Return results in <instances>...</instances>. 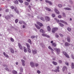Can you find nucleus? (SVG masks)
Wrapping results in <instances>:
<instances>
[{
	"label": "nucleus",
	"instance_id": "nucleus-1",
	"mask_svg": "<svg viewBox=\"0 0 74 74\" xmlns=\"http://www.w3.org/2000/svg\"><path fill=\"white\" fill-rule=\"evenodd\" d=\"M58 30V28H53L52 30V32L53 33H55L57 30Z\"/></svg>",
	"mask_w": 74,
	"mask_h": 74
},
{
	"label": "nucleus",
	"instance_id": "nucleus-2",
	"mask_svg": "<svg viewBox=\"0 0 74 74\" xmlns=\"http://www.w3.org/2000/svg\"><path fill=\"white\" fill-rule=\"evenodd\" d=\"M54 50L56 51L57 54H59L60 53V49H56V48H54Z\"/></svg>",
	"mask_w": 74,
	"mask_h": 74
},
{
	"label": "nucleus",
	"instance_id": "nucleus-3",
	"mask_svg": "<svg viewBox=\"0 0 74 74\" xmlns=\"http://www.w3.org/2000/svg\"><path fill=\"white\" fill-rule=\"evenodd\" d=\"M45 2H46V3H48V4H49L50 5H52V2L51 1H48V0H46L45 1Z\"/></svg>",
	"mask_w": 74,
	"mask_h": 74
},
{
	"label": "nucleus",
	"instance_id": "nucleus-4",
	"mask_svg": "<svg viewBox=\"0 0 74 74\" xmlns=\"http://www.w3.org/2000/svg\"><path fill=\"white\" fill-rule=\"evenodd\" d=\"M54 11H55L56 13L57 14H60L59 11L57 10V9L56 8H55L54 9Z\"/></svg>",
	"mask_w": 74,
	"mask_h": 74
},
{
	"label": "nucleus",
	"instance_id": "nucleus-5",
	"mask_svg": "<svg viewBox=\"0 0 74 74\" xmlns=\"http://www.w3.org/2000/svg\"><path fill=\"white\" fill-rule=\"evenodd\" d=\"M30 64L32 67H34V63L33 62H31Z\"/></svg>",
	"mask_w": 74,
	"mask_h": 74
},
{
	"label": "nucleus",
	"instance_id": "nucleus-6",
	"mask_svg": "<svg viewBox=\"0 0 74 74\" xmlns=\"http://www.w3.org/2000/svg\"><path fill=\"white\" fill-rule=\"evenodd\" d=\"M21 62L23 66H25V61L23 60H21Z\"/></svg>",
	"mask_w": 74,
	"mask_h": 74
},
{
	"label": "nucleus",
	"instance_id": "nucleus-7",
	"mask_svg": "<svg viewBox=\"0 0 74 74\" xmlns=\"http://www.w3.org/2000/svg\"><path fill=\"white\" fill-rule=\"evenodd\" d=\"M63 53H64V54H65V55L66 56V58H69V55H68L67 53H66V52L63 51Z\"/></svg>",
	"mask_w": 74,
	"mask_h": 74
},
{
	"label": "nucleus",
	"instance_id": "nucleus-8",
	"mask_svg": "<svg viewBox=\"0 0 74 74\" xmlns=\"http://www.w3.org/2000/svg\"><path fill=\"white\" fill-rule=\"evenodd\" d=\"M45 20H46V21H50V18L48 16H45Z\"/></svg>",
	"mask_w": 74,
	"mask_h": 74
},
{
	"label": "nucleus",
	"instance_id": "nucleus-9",
	"mask_svg": "<svg viewBox=\"0 0 74 74\" xmlns=\"http://www.w3.org/2000/svg\"><path fill=\"white\" fill-rule=\"evenodd\" d=\"M69 45H70V44L68 42H66L65 43V47H68V46H69Z\"/></svg>",
	"mask_w": 74,
	"mask_h": 74
},
{
	"label": "nucleus",
	"instance_id": "nucleus-10",
	"mask_svg": "<svg viewBox=\"0 0 74 74\" xmlns=\"http://www.w3.org/2000/svg\"><path fill=\"white\" fill-rule=\"evenodd\" d=\"M37 23L40 26L42 27L43 26V25L41 23H40V22L38 21L37 22Z\"/></svg>",
	"mask_w": 74,
	"mask_h": 74
},
{
	"label": "nucleus",
	"instance_id": "nucleus-11",
	"mask_svg": "<svg viewBox=\"0 0 74 74\" xmlns=\"http://www.w3.org/2000/svg\"><path fill=\"white\" fill-rule=\"evenodd\" d=\"M67 70V67L66 66H64V67L63 68L62 70L63 71H64V70Z\"/></svg>",
	"mask_w": 74,
	"mask_h": 74
},
{
	"label": "nucleus",
	"instance_id": "nucleus-12",
	"mask_svg": "<svg viewBox=\"0 0 74 74\" xmlns=\"http://www.w3.org/2000/svg\"><path fill=\"white\" fill-rule=\"evenodd\" d=\"M18 45L20 49H21V50L23 49V47H22V45H21V44H20V43H18Z\"/></svg>",
	"mask_w": 74,
	"mask_h": 74
},
{
	"label": "nucleus",
	"instance_id": "nucleus-13",
	"mask_svg": "<svg viewBox=\"0 0 74 74\" xmlns=\"http://www.w3.org/2000/svg\"><path fill=\"white\" fill-rule=\"evenodd\" d=\"M67 41H68V42H70V37L69 36H68L67 37Z\"/></svg>",
	"mask_w": 74,
	"mask_h": 74
},
{
	"label": "nucleus",
	"instance_id": "nucleus-14",
	"mask_svg": "<svg viewBox=\"0 0 74 74\" xmlns=\"http://www.w3.org/2000/svg\"><path fill=\"white\" fill-rule=\"evenodd\" d=\"M47 28V30L48 32H50V31L51 30V28H50V27H49V26H48Z\"/></svg>",
	"mask_w": 74,
	"mask_h": 74
},
{
	"label": "nucleus",
	"instance_id": "nucleus-15",
	"mask_svg": "<svg viewBox=\"0 0 74 74\" xmlns=\"http://www.w3.org/2000/svg\"><path fill=\"white\" fill-rule=\"evenodd\" d=\"M71 67L72 69H74V63L73 62H72L71 64Z\"/></svg>",
	"mask_w": 74,
	"mask_h": 74
},
{
	"label": "nucleus",
	"instance_id": "nucleus-16",
	"mask_svg": "<svg viewBox=\"0 0 74 74\" xmlns=\"http://www.w3.org/2000/svg\"><path fill=\"white\" fill-rule=\"evenodd\" d=\"M58 24L61 27H63V26H64V24H63L62 23H59Z\"/></svg>",
	"mask_w": 74,
	"mask_h": 74
},
{
	"label": "nucleus",
	"instance_id": "nucleus-17",
	"mask_svg": "<svg viewBox=\"0 0 74 74\" xmlns=\"http://www.w3.org/2000/svg\"><path fill=\"white\" fill-rule=\"evenodd\" d=\"M45 9L46 10H47L48 11H51V9L49 8H48L47 7H45Z\"/></svg>",
	"mask_w": 74,
	"mask_h": 74
},
{
	"label": "nucleus",
	"instance_id": "nucleus-18",
	"mask_svg": "<svg viewBox=\"0 0 74 74\" xmlns=\"http://www.w3.org/2000/svg\"><path fill=\"white\" fill-rule=\"evenodd\" d=\"M26 46H27V48H30V45L29 44L26 43Z\"/></svg>",
	"mask_w": 74,
	"mask_h": 74
},
{
	"label": "nucleus",
	"instance_id": "nucleus-19",
	"mask_svg": "<svg viewBox=\"0 0 74 74\" xmlns=\"http://www.w3.org/2000/svg\"><path fill=\"white\" fill-rule=\"evenodd\" d=\"M64 10H71V9L69 8H64Z\"/></svg>",
	"mask_w": 74,
	"mask_h": 74
},
{
	"label": "nucleus",
	"instance_id": "nucleus-20",
	"mask_svg": "<svg viewBox=\"0 0 74 74\" xmlns=\"http://www.w3.org/2000/svg\"><path fill=\"white\" fill-rule=\"evenodd\" d=\"M12 73L13 74H16L17 73V71L15 70L13 71H12Z\"/></svg>",
	"mask_w": 74,
	"mask_h": 74
},
{
	"label": "nucleus",
	"instance_id": "nucleus-21",
	"mask_svg": "<svg viewBox=\"0 0 74 74\" xmlns=\"http://www.w3.org/2000/svg\"><path fill=\"white\" fill-rule=\"evenodd\" d=\"M40 31L41 33H45V32H44V31L42 29H40Z\"/></svg>",
	"mask_w": 74,
	"mask_h": 74
},
{
	"label": "nucleus",
	"instance_id": "nucleus-22",
	"mask_svg": "<svg viewBox=\"0 0 74 74\" xmlns=\"http://www.w3.org/2000/svg\"><path fill=\"white\" fill-rule=\"evenodd\" d=\"M40 45L42 46V48H45V45H44V44L40 43Z\"/></svg>",
	"mask_w": 74,
	"mask_h": 74
},
{
	"label": "nucleus",
	"instance_id": "nucleus-23",
	"mask_svg": "<svg viewBox=\"0 0 74 74\" xmlns=\"http://www.w3.org/2000/svg\"><path fill=\"white\" fill-rule=\"evenodd\" d=\"M3 54L5 56H6V58H8V56L5 54V52H3Z\"/></svg>",
	"mask_w": 74,
	"mask_h": 74
},
{
	"label": "nucleus",
	"instance_id": "nucleus-24",
	"mask_svg": "<svg viewBox=\"0 0 74 74\" xmlns=\"http://www.w3.org/2000/svg\"><path fill=\"white\" fill-rule=\"evenodd\" d=\"M32 52L34 54H36L37 53V51H34L33 50H32Z\"/></svg>",
	"mask_w": 74,
	"mask_h": 74
},
{
	"label": "nucleus",
	"instance_id": "nucleus-25",
	"mask_svg": "<svg viewBox=\"0 0 74 74\" xmlns=\"http://www.w3.org/2000/svg\"><path fill=\"white\" fill-rule=\"evenodd\" d=\"M40 19L42 20V21H45V19H44V18L42 17H40Z\"/></svg>",
	"mask_w": 74,
	"mask_h": 74
},
{
	"label": "nucleus",
	"instance_id": "nucleus-26",
	"mask_svg": "<svg viewBox=\"0 0 74 74\" xmlns=\"http://www.w3.org/2000/svg\"><path fill=\"white\" fill-rule=\"evenodd\" d=\"M14 4H18V0H16L15 1H14Z\"/></svg>",
	"mask_w": 74,
	"mask_h": 74
},
{
	"label": "nucleus",
	"instance_id": "nucleus-27",
	"mask_svg": "<svg viewBox=\"0 0 74 74\" xmlns=\"http://www.w3.org/2000/svg\"><path fill=\"white\" fill-rule=\"evenodd\" d=\"M35 25L36 26V27L37 28V29H38L40 30V29H41V28H40V27L38 26H37V25L36 24H35Z\"/></svg>",
	"mask_w": 74,
	"mask_h": 74
},
{
	"label": "nucleus",
	"instance_id": "nucleus-28",
	"mask_svg": "<svg viewBox=\"0 0 74 74\" xmlns=\"http://www.w3.org/2000/svg\"><path fill=\"white\" fill-rule=\"evenodd\" d=\"M10 51L11 53H14V51L12 48H11L10 49Z\"/></svg>",
	"mask_w": 74,
	"mask_h": 74
},
{
	"label": "nucleus",
	"instance_id": "nucleus-29",
	"mask_svg": "<svg viewBox=\"0 0 74 74\" xmlns=\"http://www.w3.org/2000/svg\"><path fill=\"white\" fill-rule=\"evenodd\" d=\"M25 47H24V51L25 53H26L27 52V49H25Z\"/></svg>",
	"mask_w": 74,
	"mask_h": 74
},
{
	"label": "nucleus",
	"instance_id": "nucleus-30",
	"mask_svg": "<svg viewBox=\"0 0 74 74\" xmlns=\"http://www.w3.org/2000/svg\"><path fill=\"white\" fill-rule=\"evenodd\" d=\"M27 49V51L29 52V53H30L31 52V50H30V48H28Z\"/></svg>",
	"mask_w": 74,
	"mask_h": 74
},
{
	"label": "nucleus",
	"instance_id": "nucleus-31",
	"mask_svg": "<svg viewBox=\"0 0 74 74\" xmlns=\"http://www.w3.org/2000/svg\"><path fill=\"white\" fill-rule=\"evenodd\" d=\"M62 16L63 17H66V14L64 13H62Z\"/></svg>",
	"mask_w": 74,
	"mask_h": 74
},
{
	"label": "nucleus",
	"instance_id": "nucleus-32",
	"mask_svg": "<svg viewBox=\"0 0 74 74\" xmlns=\"http://www.w3.org/2000/svg\"><path fill=\"white\" fill-rule=\"evenodd\" d=\"M48 49H51V51H54V50H53V49H52V47H51L50 46H49L48 47Z\"/></svg>",
	"mask_w": 74,
	"mask_h": 74
},
{
	"label": "nucleus",
	"instance_id": "nucleus-33",
	"mask_svg": "<svg viewBox=\"0 0 74 74\" xmlns=\"http://www.w3.org/2000/svg\"><path fill=\"white\" fill-rule=\"evenodd\" d=\"M52 46H53V47H55L56 46V45L55 44V43H53L52 44Z\"/></svg>",
	"mask_w": 74,
	"mask_h": 74
},
{
	"label": "nucleus",
	"instance_id": "nucleus-34",
	"mask_svg": "<svg viewBox=\"0 0 74 74\" xmlns=\"http://www.w3.org/2000/svg\"><path fill=\"white\" fill-rule=\"evenodd\" d=\"M28 42H29V43H30V44H32V41H31V40L30 39H29L28 40Z\"/></svg>",
	"mask_w": 74,
	"mask_h": 74
},
{
	"label": "nucleus",
	"instance_id": "nucleus-35",
	"mask_svg": "<svg viewBox=\"0 0 74 74\" xmlns=\"http://www.w3.org/2000/svg\"><path fill=\"white\" fill-rule=\"evenodd\" d=\"M53 63L54 65H57V62H55L54 61H53Z\"/></svg>",
	"mask_w": 74,
	"mask_h": 74
},
{
	"label": "nucleus",
	"instance_id": "nucleus-36",
	"mask_svg": "<svg viewBox=\"0 0 74 74\" xmlns=\"http://www.w3.org/2000/svg\"><path fill=\"white\" fill-rule=\"evenodd\" d=\"M67 30L69 31V32H70V31H71V29L69 27H68L67 28Z\"/></svg>",
	"mask_w": 74,
	"mask_h": 74
},
{
	"label": "nucleus",
	"instance_id": "nucleus-37",
	"mask_svg": "<svg viewBox=\"0 0 74 74\" xmlns=\"http://www.w3.org/2000/svg\"><path fill=\"white\" fill-rule=\"evenodd\" d=\"M25 4L26 5H28L29 3L27 2H25Z\"/></svg>",
	"mask_w": 74,
	"mask_h": 74
},
{
	"label": "nucleus",
	"instance_id": "nucleus-38",
	"mask_svg": "<svg viewBox=\"0 0 74 74\" xmlns=\"http://www.w3.org/2000/svg\"><path fill=\"white\" fill-rule=\"evenodd\" d=\"M10 41H12V42H14V39H13L12 38H11L10 39Z\"/></svg>",
	"mask_w": 74,
	"mask_h": 74
},
{
	"label": "nucleus",
	"instance_id": "nucleus-39",
	"mask_svg": "<svg viewBox=\"0 0 74 74\" xmlns=\"http://www.w3.org/2000/svg\"><path fill=\"white\" fill-rule=\"evenodd\" d=\"M58 6L59 7L61 8V7H62V5L61 4H59L58 5Z\"/></svg>",
	"mask_w": 74,
	"mask_h": 74
},
{
	"label": "nucleus",
	"instance_id": "nucleus-40",
	"mask_svg": "<svg viewBox=\"0 0 74 74\" xmlns=\"http://www.w3.org/2000/svg\"><path fill=\"white\" fill-rule=\"evenodd\" d=\"M18 22V19H16L15 20V23H17Z\"/></svg>",
	"mask_w": 74,
	"mask_h": 74
},
{
	"label": "nucleus",
	"instance_id": "nucleus-41",
	"mask_svg": "<svg viewBox=\"0 0 74 74\" xmlns=\"http://www.w3.org/2000/svg\"><path fill=\"white\" fill-rule=\"evenodd\" d=\"M14 11H15V12H16V13H17V14H19V11H18V10L16 9V10Z\"/></svg>",
	"mask_w": 74,
	"mask_h": 74
},
{
	"label": "nucleus",
	"instance_id": "nucleus-42",
	"mask_svg": "<svg viewBox=\"0 0 74 74\" xmlns=\"http://www.w3.org/2000/svg\"><path fill=\"white\" fill-rule=\"evenodd\" d=\"M18 1L21 3H23V1L22 0H18Z\"/></svg>",
	"mask_w": 74,
	"mask_h": 74
},
{
	"label": "nucleus",
	"instance_id": "nucleus-43",
	"mask_svg": "<svg viewBox=\"0 0 74 74\" xmlns=\"http://www.w3.org/2000/svg\"><path fill=\"white\" fill-rule=\"evenodd\" d=\"M20 71L22 73L23 72V69H22V68L21 67L20 68Z\"/></svg>",
	"mask_w": 74,
	"mask_h": 74
},
{
	"label": "nucleus",
	"instance_id": "nucleus-44",
	"mask_svg": "<svg viewBox=\"0 0 74 74\" xmlns=\"http://www.w3.org/2000/svg\"><path fill=\"white\" fill-rule=\"evenodd\" d=\"M5 11L6 12H9V9H6L5 10Z\"/></svg>",
	"mask_w": 74,
	"mask_h": 74
},
{
	"label": "nucleus",
	"instance_id": "nucleus-45",
	"mask_svg": "<svg viewBox=\"0 0 74 74\" xmlns=\"http://www.w3.org/2000/svg\"><path fill=\"white\" fill-rule=\"evenodd\" d=\"M51 16H52L53 17H55V14H51Z\"/></svg>",
	"mask_w": 74,
	"mask_h": 74
},
{
	"label": "nucleus",
	"instance_id": "nucleus-46",
	"mask_svg": "<svg viewBox=\"0 0 74 74\" xmlns=\"http://www.w3.org/2000/svg\"><path fill=\"white\" fill-rule=\"evenodd\" d=\"M31 38H35V36H32L31 37Z\"/></svg>",
	"mask_w": 74,
	"mask_h": 74
},
{
	"label": "nucleus",
	"instance_id": "nucleus-47",
	"mask_svg": "<svg viewBox=\"0 0 74 74\" xmlns=\"http://www.w3.org/2000/svg\"><path fill=\"white\" fill-rule=\"evenodd\" d=\"M5 19H6L7 20H8V19H9L8 17V16H5Z\"/></svg>",
	"mask_w": 74,
	"mask_h": 74
},
{
	"label": "nucleus",
	"instance_id": "nucleus-48",
	"mask_svg": "<svg viewBox=\"0 0 74 74\" xmlns=\"http://www.w3.org/2000/svg\"><path fill=\"white\" fill-rule=\"evenodd\" d=\"M22 22L24 24V25H25V26H26L27 24H26V23H25L23 21H22Z\"/></svg>",
	"mask_w": 74,
	"mask_h": 74
},
{
	"label": "nucleus",
	"instance_id": "nucleus-49",
	"mask_svg": "<svg viewBox=\"0 0 74 74\" xmlns=\"http://www.w3.org/2000/svg\"><path fill=\"white\" fill-rule=\"evenodd\" d=\"M71 58L73 59H74V55H73V54H72L71 55Z\"/></svg>",
	"mask_w": 74,
	"mask_h": 74
},
{
	"label": "nucleus",
	"instance_id": "nucleus-50",
	"mask_svg": "<svg viewBox=\"0 0 74 74\" xmlns=\"http://www.w3.org/2000/svg\"><path fill=\"white\" fill-rule=\"evenodd\" d=\"M22 21H20L19 22V23L21 25V24H22Z\"/></svg>",
	"mask_w": 74,
	"mask_h": 74
},
{
	"label": "nucleus",
	"instance_id": "nucleus-51",
	"mask_svg": "<svg viewBox=\"0 0 74 74\" xmlns=\"http://www.w3.org/2000/svg\"><path fill=\"white\" fill-rule=\"evenodd\" d=\"M38 65H39V64L37 63L35 64V66L36 67H37Z\"/></svg>",
	"mask_w": 74,
	"mask_h": 74
},
{
	"label": "nucleus",
	"instance_id": "nucleus-52",
	"mask_svg": "<svg viewBox=\"0 0 74 74\" xmlns=\"http://www.w3.org/2000/svg\"><path fill=\"white\" fill-rule=\"evenodd\" d=\"M65 64H66V65H67V66H69V63L67 62H65Z\"/></svg>",
	"mask_w": 74,
	"mask_h": 74
},
{
	"label": "nucleus",
	"instance_id": "nucleus-53",
	"mask_svg": "<svg viewBox=\"0 0 74 74\" xmlns=\"http://www.w3.org/2000/svg\"><path fill=\"white\" fill-rule=\"evenodd\" d=\"M56 38H58V37H59V35H58L57 34H56Z\"/></svg>",
	"mask_w": 74,
	"mask_h": 74
},
{
	"label": "nucleus",
	"instance_id": "nucleus-54",
	"mask_svg": "<svg viewBox=\"0 0 74 74\" xmlns=\"http://www.w3.org/2000/svg\"><path fill=\"white\" fill-rule=\"evenodd\" d=\"M37 73L38 74H40V73H41V71H40L39 70H38V71H37Z\"/></svg>",
	"mask_w": 74,
	"mask_h": 74
},
{
	"label": "nucleus",
	"instance_id": "nucleus-55",
	"mask_svg": "<svg viewBox=\"0 0 74 74\" xmlns=\"http://www.w3.org/2000/svg\"><path fill=\"white\" fill-rule=\"evenodd\" d=\"M64 21L63 20H60V22H61V23H64Z\"/></svg>",
	"mask_w": 74,
	"mask_h": 74
},
{
	"label": "nucleus",
	"instance_id": "nucleus-56",
	"mask_svg": "<svg viewBox=\"0 0 74 74\" xmlns=\"http://www.w3.org/2000/svg\"><path fill=\"white\" fill-rule=\"evenodd\" d=\"M5 70H6L7 71H9V70H8V68H5Z\"/></svg>",
	"mask_w": 74,
	"mask_h": 74
},
{
	"label": "nucleus",
	"instance_id": "nucleus-57",
	"mask_svg": "<svg viewBox=\"0 0 74 74\" xmlns=\"http://www.w3.org/2000/svg\"><path fill=\"white\" fill-rule=\"evenodd\" d=\"M3 66L4 67H7V65L6 64L3 65Z\"/></svg>",
	"mask_w": 74,
	"mask_h": 74
},
{
	"label": "nucleus",
	"instance_id": "nucleus-58",
	"mask_svg": "<svg viewBox=\"0 0 74 74\" xmlns=\"http://www.w3.org/2000/svg\"><path fill=\"white\" fill-rule=\"evenodd\" d=\"M11 8H12V9H14V6H11Z\"/></svg>",
	"mask_w": 74,
	"mask_h": 74
},
{
	"label": "nucleus",
	"instance_id": "nucleus-59",
	"mask_svg": "<svg viewBox=\"0 0 74 74\" xmlns=\"http://www.w3.org/2000/svg\"><path fill=\"white\" fill-rule=\"evenodd\" d=\"M58 18H62V16L60 15H59L58 16Z\"/></svg>",
	"mask_w": 74,
	"mask_h": 74
},
{
	"label": "nucleus",
	"instance_id": "nucleus-60",
	"mask_svg": "<svg viewBox=\"0 0 74 74\" xmlns=\"http://www.w3.org/2000/svg\"><path fill=\"white\" fill-rule=\"evenodd\" d=\"M8 18L9 19H10V18H11V16H10V15H8Z\"/></svg>",
	"mask_w": 74,
	"mask_h": 74
},
{
	"label": "nucleus",
	"instance_id": "nucleus-61",
	"mask_svg": "<svg viewBox=\"0 0 74 74\" xmlns=\"http://www.w3.org/2000/svg\"><path fill=\"white\" fill-rule=\"evenodd\" d=\"M42 35L43 36H44L45 37H46V35H47V34H42Z\"/></svg>",
	"mask_w": 74,
	"mask_h": 74
},
{
	"label": "nucleus",
	"instance_id": "nucleus-62",
	"mask_svg": "<svg viewBox=\"0 0 74 74\" xmlns=\"http://www.w3.org/2000/svg\"><path fill=\"white\" fill-rule=\"evenodd\" d=\"M59 62L60 63H62V61L61 60H59Z\"/></svg>",
	"mask_w": 74,
	"mask_h": 74
},
{
	"label": "nucleus",
	"instance_id": "nucleus-63",
	"mask_svg": "<svg viewBox=\"0 0 74 74\" xmlns=\"http://www.w3.org/2000/svg\"><path fill=\"white\" fill-rule=\"evenodd\" d=\"M60 34V36H61V37H63V35H62V34Z\"/></svg>",
	"mask_w": 74,
	"mask_h": 74
},
{
	"label": "nucleus",
	"instance_id": "nucleus-64",
	"mask_svg": "<svg viewBox=\"0 0 74 74\" xmlns=\"http://www.w3.org/2000/svg\"><path fill=\"white\" fill-rule=\"evenodd\" d=\"M28 8L29 9H30V10H31V6H30V5H29Z\"/></svg>",
	"mask_w": 74,
	"mask_h": 74
}]
</instances>
